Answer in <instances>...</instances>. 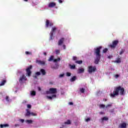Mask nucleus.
<instances>
[{
  "instance_id": "obj_1",
  "label": "nucleus",
  "mask_w": 128,
  "mask_h": 128,
  "mask_svg": "<svg viewBox=\"0 0 128 128\" xmlns=\"http://www.w3.org/2000/svg\"><path fill=\"white\" fill-rule=\"evenodd\" d=\"M120 92V94L121 96H124V88H122V86H118L114 88L113 93L110 94V96L111 98H114L116 96H118Z\"/></svg>"
},
{
  "instance_id": "obj_2",
  "label": "nucleus",
  "mask_w": 128,
  "mask_h": 128,
  "mask_svg": "<svg viewBox=\"0 0 128 128\" xmlns=\"http://www.w3.org/2000/svg\"><path fill=\"white\" fill-rule=\"evenodd\" d=\"M100 50H102V46L95 49L94 54L96 56V58L94 60V64H98V62H100Z\"/></svg>"
},
{
  "instance_id": "obj_3",
  "label": "nucleus",
  "mask_w": 128,
  "mask_h": 128,
  "mask_svg": "<svg viewBox=\"0 0 128 128\" xmlns=\"http://www.w3.org/2000/svg\"><path fill=\"white\" fill-rule=\"evenodd\" d=\"M58 92V90L56 88H50L46 92L48 94H54Z\"/></svg>"
},
{
  "instance_id": "obj_4",
  "label": "nucleus",
  "mask_w": 128,
  "mask_h": 128,
  "mask_svg": "<svg viewBox=\"0 0 128 128\" xmlns=\"http://www.w3.org/2000/svg\"><path fill=\"white\" fill-rule=\"evenodd\" d=\"M96 66H88V72L89 74H92V72H96Z\"/></svg>"
},
{
  "instance_id": "obj_5",
  "label": "nucleus",
  "mask_w": 128,
  "mask_h": 128,
  "mask_svg": "<svg viewBox=\"0 0 128 128\" xmlns=\"http://www.w3.org/2000/svg\"><path fill=\"white\" fill-rule=\"evenodd\" d=\"M56 30H57V28L56 26H54L52 28L51 32L50 34V40H52V38L54 36V32H56Z\"/></svg>"
},
{
  "instance_id": "obj_6",
  "label": "nucleus",
  "mask_w": 128,
  "mask_h": 128,
  "mask_svg": "<svg viewBox=\"0 0 128 128\" xmlns=\"http://www.w3.org/2000/svg\"><path fill=\"white\" fill-rule=\"evenodd\" d=\"M32 68V66L30 65L26 69V74L28 76H32V71L30 70Z\"/></svg>"
},
{
  "instance_id": "obj_7",
  "label": "nucleus",
  "mask_w": 128,
  "mask_h": 128,
  "mask_svg": "<svg viewBox=\"0 0 128 128\" xmlns=\"http://www.w3.org/2000/svg\"><path fill=\"white\" fill-rule=\"evenodd\" d=\"M45 26H46V28H48V26H54V24L50 22V20H46Z\"/></svg>"
},
{
  "instance_id": "obj_8",
  "label": "nucleus",
  "mask_w": 128,
  "mask_h": 128,
  "mask_svg": "<svg viewBox=\"0 0 128 128\" xmlns=\"http://www.w3.org/2000/svg\"><path fill=\"white\" fill-rule=\"evenodd\" d=\"M118 40H116L112 42V44L110 45V47L111 48H114L116 46H118Z\"/></svg>"
},
{
  "instance_id": "obj_9",
  "label": "nucleus",
  "mask_w": 128,
  "mask_h": 128,
  "mask_svg": "<svg viewBox=\"0 0 128 128\" xmlns=\"http://www.w3.org/2000/svg\"><path fill=\"white\" fill-rule=\"evenodd\" d=\"M24 80H28V79L26 78V76H24V74H23L19 79V82H22Z\"/></svg>"
},
{
  "instance_id": "obj_10",
  "label": "nucleus",
  "mask_w": 128,
  "mask_h": 128,
  "mask_svg": "<svg viewBox=\"0 0 128 128\" xmlns=\"http://www.w3.org/2000/svg\"><path fill=\"white\" fill-rule=\"evenodd\" d=\"M36 62L40 66H44V64H46V62L40 60H36Z\"/></svg>"
},
{
  "instance_id": "obj_11",
  "label": "nucleus",
  "mask_w": 128,
  "mask_h": 128,
  "mask_svg": "<svg viewBox=\"0 0 128 128\" xmlns=\"http://www.w3.org/2000/svg\"><path fill=\"white\" fill-rule=\"evenodd\" d=\"M64 38H60L58 41V46H62L64 44Z\"/></svg>"
},
{
  "instance_id": "obj_12",
  "label": "nucleus",
  "mask_w": 128,
  "mask_h": 128,
  "mask_svg": "<svg viewBox=\"0 0 128 128\" xmlns=\"http://www.w3.org/2000/svg\"><path fill=\"white\" fill-rule=\"evenodd\" d=\"M56 6V4L55 2H50L49 4H48V8H54V6Z\"/></svg>"
},
{
  "instance_id": "obj_13",
  "label": "nucleus",
  "mask_w": 128,
  "mask_h": 128,
  "mask_svg": "<svg viewBox=\"0 0 128 128\" xmlns=\"http://www.w3.org/2000/svg\"><path fill=\"white\" fill-rule=\"evenodd\" d=\"M119 128H126V123L124 122V123L121 124L119 126Z\"/></svg>"
},
{
  "instance_id": "obj_14",
  "label": "nucleus",
  "mask_w": 128,
  "mask_h": 128,
  "mask_svg": "<svg viewBox=\"0 0 128 128\" xmlns=\"http://www.w3.org/2000/svg\"><path fill=\"white\" fill-rule=\"evenodd\" d=\"M46 98L48 100H52V98H56V95L52 94V96H47Z\"/></svg>"
},
{
  "instance_id": "obj_15",
  "label": "nucleus",
  "mask_w": 128,
  "mask_h": 128,
  "mask_svg": "<svg viewBox=\"0 0 128 128\" xmlns=\"http://www.w3.org/2000/svg\"><path fill=\"white\" fill-rule=\"evenodd\" d=\"M84 72V68H80L78 69V74H82V72Z\"/></svg>"
},
{
  "instance_id": "obj_16",
  "label": "nucleus",
  "mask_w": 128,
  "mask_h": 128,
  "mask_svg": "<svg viewBox=\"0 0 128 128\" xmlns=\"http://www.w3.org/2000/svg\"><path fill=\"white\" fill-rule=\"evenodd\" d=\"M40 72H41L42 74V76H46V70L44 69H40Z\"/></svg>"
},
{
  "instance_id": "obj_17",
  "label": "nucleus",
  "mask_w": 128,
  "mask_h": 128,
  "mask_svg": "<svg viewBox=\"0 0 128 128\" xmlns=\"http://www.w3.org/2000/svg\"><path fill=\"white\" fill-rule=\"evenodd\" d=\"M26 112L25 114V116H30V110L28 109H26Z\"/></svg>"
},
{
  "instance_id": "obj_18",
  "label": "nucleus",
  "mask_w": 128,
  "mask_h": 128,
  "mask_svg": "<svg viewBox=\"0 0 128 128\" xmlns=\"http://www.w3.org/2000/svg\"><path fill=\"white\" fill-rule=\"evenodd\" d=\"M6 82V80H2L0 84V86H4V84Z\"/></svg>"
},
{
  "instance_id": "obj_19",
  "label": "nucleus",
  "mask_w": 128,
  "mask_h": 128,
  "mask_svg": "<svg viewBox=\"0 0 128 128\" xmlns=\"http://www.w3.org/2000/svg\"><path fill=\"white\" fill-rule=\"evenodd\" d=\"M8 126H9V125L8 124H2L0 125V128H6Z\"/></svg>"
},
{
  "instance_id": "obj_20",
  "label": "nucleus",
  "mask_w": 128,
  "mask_h": 128,
  "mask_svg": "<svg viewBox=\"0 0 128 128\" xmlns=\"http://www.w3.org/2000/svg\"><path fill=\"white\" fill-rule=\"evenodd\" d=\"M54 56H51L50 58L48 60V62H52V60L54 62Z\"/></svg>"
},
{
  "instance_id": "obj_21",
  "label": "nucleus",
  "mask_w": 128,
  "mask_h": 128,
  "mask_svg": "<svg viewBox=\"0 0 128 128\" xmlns=\"http://www.w3.org/2000/svg\"><path fill=\"white\" fill-rule=\"evenodd\" d=\"M76 80V76H73L72 78L70 80V82H74Z\"/></svg>"
},
{
  "instance_id": "obj_22",
  "label": "nucleus",
  "mask_w": 128,
  "mask_h": 128,
  "mask_svg": "<svg viewBox=\"0 0 128 128\" xmlns=\"http://www.w3.org/2000/svg\"><path fill=\"white\" fill-rule=\"evenodd\" d=\"M75 62L78 64H82V60H76Z\"/></svg>"
},
{
  "instance_id": "obj_23",
  "label": "nucleus",
  "mask_w": 128,
  "mask_h": 128,
  "mask_svg": "<svg viewBox=\"0 0 128 128\" xmlns=\"http://www.w3.org/2000/svg\"><path fill=\"white\" fill-rule=\"evenodd\" d=\"M60 58H58L57 59H54V62H60Z\"/></svg>"
},
{
  "instance_id": "obj_24",
  "label": "nucleus",
  "mask_w": 128,
  "mask_h": 128,
  "mask_svg": "<svg viewBox=\"0 0 128 128\" xmlns=\"http://www.w3.org/2000/svg\"><path fill=\"white\" fill-rule=\"evenodd\" d=\"M70 68L71 70H74L76 68V65H70Z\"/></svg>"
},
{
  "instance_id": "obj_25",
  "label": "nucleus",
  "mask_w": 128,
  "mask_h": 128,
  "mask_svg": "<svg viewBox=\"0 0 128 128\" xmlns=\"http://www.w3.org/2000/svg\"><path fill=\"white\" fill-rule=\"evenodd\" d=\"M102 122H104V120H108V117L106 116H104L102 118Z\"/></svg>"
},
{
  "instance_id": "obj_26",
  "label": "nucleus",
  "mask_w": 128,
  "mask_h": 128,
  "mask_svg": "<svg viewBox=\"0 0 128 128\" xmlns=\"http://www.w3.org/2000/svg\"><path fill=\"white\" fill-rule=\"evenodd\" d=\"M100 108H106V105L104 104H101L100 105Z\"/></svg>"
},
{
  "instance_id": "obj_27",
  "label": "nucleus",
  "mask_w": 128,
  "mask_h": 128,
  "mask_svg": "<svg viewBox=\"0 0 128 128\" xmlns=\"http://www.w3.org/2000/svg\"><path fill=\"white\" fill-rule=\"evenodd\" d=\"M26 122H27V124H32V120H26Z\"/></svg>"
},
{
  "instance_id": "obj_28",
  "label": "nucleus",
  "mask_w": 128,
  "mask_h": 128,
  "mask_svg": "<svg viewBox=\"0 0 128 128\" xmlns=\"http://www.w3.org/2000/svg\"><path fill=\"white\" fill-rule=\"evenodd\" d=\"M52 70H58V65H56V66H52L51 67Z\"/></svg>"
},
{
  "instance_id": "obj_29",
  "label": "nucleus",
  "mask_w": 128,
  "mask_h": 128,
  "mask_svg": "<svg viewBox=\"0 0 128 128\" xmlns=\"http://www.w3.org/2000/svg\"><path fill=\"white\" fill-rule=\"evenodd\" d=\"M72 124V122L70 120H68L67 122H64L65 124Z\"/></svg>"
},
{
  "instance_id": "obj_30",
  "label": "nucleus",
  "mask_w": 128,
  "mask_h": 128,
  "mask_svg": "<svg viewBox=\"0 0 128 128\" xmlns=\"http://www.w3.org/2000/svg\"><path fill=\"white\" fill-rule=\"evenodd\" d=\"M25 54H26L27 56H31V54H32V52H28V51H26V52H25Z\"/></svg>"
},
{
  "instance_id": "obj_31",
  "label": "nucleus",
  "mask_w": 128,
  "mask_h": 128,
  "mask_svg": "<svg viewBox=\"0 0 128 128\" xmlns=\"http://www.w3.org/2000/svg\"><path fill=\"white\" fill-rule=\"evenodd\" d=\"M116 62H117V64H120V62H122L120 58H118L117 60H116Z\"/></svg>"
},
{
  "instance_id": "obj_32",
  "label": "nucleus",
  "mask_w": 128,
  "mask_h": 128,
  "mask_svg": "<svg viewBox=\"0 0 128 128\" xmlns=\"http://www.w3.org/2000/svg\"><path fill=\"white\" fill-rule=\"evenodd\" d=\"M112 106V104H108L106 106V108H110Z\"/></svg>"
},
{
  "instance_id": "obj_33",
  "label": "nucleus",
  "mask_w": 128,
  "mask_h": 128,
  "mask_svg": "<svg viewBox=\"0 0 128 128\" xmlns=\"http://www.w3.org/2000/svg\"><path fill=\"white\" fill-rule=\"evenodd\" d=\"M30 116H37L36 113H34L32 112H30Z\"/></svg>"
},
{
  "instance_id": "obj_34",
  "label": "nucleus",
  "mask_w": 128,
  "mask_h": 128,
  "mask_svg": "<svg viewBox=\"0 0 128 128\" xmlns=\"http://www.w3.org/2000/svg\"><path fill=\"white\" fill-rule=\"evenodd\" d=\"M80 92H82V94H84V88H82L80 89Z\"/></svg>"
},
{
  "instance_id": "obj_35",
  "label": "nucleus",
  "mask_w": 128,
  "mask_h": 128,
  "mask_svg": "<svg viewBox=\"0 0 128 128\" xmlns=\"http://www.w3.org/2000/svg\"><path fill=\"white\" fill-rule=\"evenodd\" d=\"M36 92L35 91H32L31 92V96H36Z\"/></svg>"
},
{
  "instance_id": "obj_36",
  "label": "nucleus",
  "mask_w": 128,
  "mask_h": 128,
  "mask_svg": "<svg viewBox=\"0 0 128 128\" xmlns=\"http://www.w3.org/2000/svg\"><path fill=\"white\" fill-rule=\"evenodd\" d=\"M71 75H72V74H70V72H68L66 74V76H70Z\"/></svg>"
},
{
  "instance_id": "obj_37",
  "label": "nucleus",
  "mask_w": 128,
  "mask_h": 128,
  "mask_svg": "<svg viewBox=\"0 0 128 128\" xmlns=\"http://www.w3.org/2000/svg\"><path fill=\"white\" fill-rule=\"evenodd\" d=\"M60 50H56V54H60Z\"/></svg>"
},
{
  "instance_id": "obj_38",
  "label": "nucleus",
  "mask_w": 128,
  "mask_h": 128,
  "mask_svg": "<svg viewBox=\"0 0 128 128\" xmlns=\"http://www.w3.org/2000/svg\"><path fill=\"white\" fill-rule=\"evenodd\" d=\"M106 52H108L107 48H105L104 50H103V52L106 53Z\"/></svg>"
},
{
  "instance_id": "obj_39",
  "label": "nucleus",
  "mask_w": 128,
  "mask_h": 128,
  "mask_svg": "<svg viewBox=\"0 0 128 128\" xmlns=\"http://www.w3.org/2000/svg\"><path fill=\"white\" fill-rule=\"evenodd\" d=\"M64 74H60L59 76V78H64Z\"/></svg>"
},
{
  "instance_id": "obj_40",
  "label": "nucleus",
  "mask_w": 128,
  "mask_h": 128,
  "mask_svg": "<svg viewBox=\"0 0 128 128\" xmlns=\"http://www.w3.org/2000/svg\"><path fill=\"white\" fill-rule=\"evenodd\" d=\"M72 60H78V58L76 56H73Z\"/></svg>"
},
{
  "instance_id": "obj_41",
  "label": "nucleus",
  "mask_w": 128,
  "mask_h": 128,
  "mask_svg": "<svg viewBox=\"0 0 128 128\" xmlns=\"http://www.w3.org/2000/svg\"><path fill=\"white\" fill-rule=\"evenodd\" d=\"M28 108H32V105L28 104L27 105Z\"/></svg>"
},
{
  "instance_id": "obj_42",
  "label": "nucleus",
  "mask_w": 128,
  "mask_h": 128,
  "mask_svg": "<svg viewBox=\"0 0 128 128\" xmlns=\"http://www.w3.org/2000/svg\"><path fill=\"white\" fill-rule=\"evenodd\" d=\"M36 76H40V72H36Z\"/></svg>"
},
{
  "instance_id": "obj_43",
  "label": "nucleus",
  "mask_w": 128,
  "mask_h": 128,
  "mask_svg": "<svg viewBox=\"0 0 128 128\" xmlns=\"http://www.w3.org/2000/svg\"><path fill=\"white\" fill-rule=\"evenodd\" d=\"M20 122H22V124H23V122H24V119H20Z\"/></svg>"
},
{
  "instance_id": "obj_44",
  "label": "nucleus",
  "mask_w": 128,
  "mask_h": 128,
  "mask_svg": "<svg viewBox=\"0 0 128 128\" xmlns=\"http://www.w3.org/2000/svg\"><path fill=\"white\" fill-rule=\"evenodd\" d=\"M6 102H10V100H8V96H6Z\"/></svg>"
},
{
  "instance_id": "obj_45",
  "label": "nucleus",
  "mask_w": 128,
  "mask_h": 128,
  "mask_svg": "<svg viewBox=\"0 0 128 128\" xmlns=\"http://www.w3.org/2000/svg\"><path fill=\"white\" fill-rule=\"evenodd\" d=\"M90 118H88L86 119V122H90Z\"/></svg>"
},
{
  "instance_id": "obj_46",
  "label": "nucleus",
  "mask_w": 128,
  "mask_h": 128,
  "mask_svg": "<svg viewBox=\"0 0 128 128\" xmlns=\"http://www.w3.org/2000/svg\"><path fill=\"white\" fill-rule=\"evenodd\" d=\"M124 52V51L123 50H122L120 52V54H122Z\"/></svg>"
},
{
  "instance_id": "obj_47",
  "label": "nucleus",
  "mask_w": 128,
  "mask_h": 128,
  "mask_svg": "<svg viewBox=\"0 0 128 128\" xmlns=\"http://www.w3.org/2000/svg\"><path fill=\"white\" fill-rule=\"evenodd\" d=\"M118 76H120L118 74L115 75V78H118Z\"/></svg>"
},
{
  "instance_id": "obj_48",
  "label": "nucleus",
  "mask_w": 128,
  "mask_h": 128,
  "mask_svg": "<svg viewBox=\"0 0 128 128\" xmlns=\"http://www.w3.org/2000/svg\"><path fill=\"white\" fill-rule=\"evenodd\" d=\"M14 126H16H16H20V124H14Z\"/></svg>"
},
{
  "instance_id": "obj_49",
  "label": "nucleus",
  "mask_w": 128,
  "mask_h": 128,
  "mask_svg": "<svg viewBox=\"0 0 128 128\" xmlns=\"http://www.w3.org/2000/svg\"><path fill=\"white\" fill-rule=\"evenodd\" d=\"M69 104L70 106H72V104H74V103H72V102H69Z\"/></svg>"
},
{
  "instance_id": "obj_50",
  "label": "nucleus",
  "mask_w": 128,
  "mask_h": 128,
  "mask_svg": "<svg viewBox=\"0 0 128 128\" xmlns=\"http://www.w3.org/2000/svg\"><path fill=\"white\" fill-rule=\"evenodd\" d=\"M58 2H60V4H62V0H58Z\"/></svg>"
},
{
  "instance_id": "obj_51",
  "label": "nucleus",
  "mask_w": 128,
  "mask_h": 128,
  "mask_svg": "<svg viewBox=\"0 0 128 128\" xmlns=\"http://www.w3.org/2000/svg\"><path fill=\"white\" fill-rule=\"evenodd\" d=\"M62 47H63V48H64V50H66V45L64 44V45L62 46Z\"/></svg>"
},
{
  "instance_id": "obj_52",
  "label": "nucleus",
  "mask_w": 128,
  "mask_h": 128,
  "mask_svg": "<svg viewBox=\"0 0 128 128\" xmlns=\"http://www.w3.org/2000/svg\"><path fill=\"white\" fill-rule=\"evenodd\" d=\"M38 90L40 92L42 90V88H40V87H38Z\"/></svg>"
},
{
  "instance_id": "obj_53",
  "label": "nucleus",
  "mask_w": 128,
  "mask_h": 128,
  "mask_svg": "<svg viewBox=\"0 0 128 128\" xmlns=\"http://www.w3.org/2000/svg\"><path fill=\"white\" fill-rule=\"evenodd\" d=\"M35 78H38V76L36 74V76H34Z\"/></svg>"
},
{
  "instance_id": "obj_54",
  "label": "nucleus",
  "mask_w": 128,
  "mask_h": 128,
  "mask_svg": "<svg viewBox=\"0 0 128 128\" xmlns=\"http://www.w3.org/2000/svg\"><path fill=\"white\" fill-rule=\"evenodd\" d=\"M100 114H104V112H100Z\"/></svg>"
},
{
  "instance_id": "obj_55",
  "label": "nucleus",
  "mask_w": 128,
  "mask_h": 128,
  "mask_svg": "<svg viewBox=\"0 0 128 128\" xmlns=\"http://www.w3.org/2000/svg\"><path fill=\"white\" fill-rule=\"evenodd\" d=\"M44 56H46V52H44Z\"/></svg>"
},
{
  "instance_id": "obj_56",
  "label": "nucleus",
  "mask_w": 128,
  "mask_h": 128,
  "mask_svg": "<svg viewBox=\"0 0 128 128\" xmlns=\"http://www.w3.org/2000/svg\"><path fill=\"white\" fill-rule=\"evenodd\" d=\"M104 102H106L107 100L106 98H104L103 100Z\"/></svg>"
},
{
  "instance_id": "obj_57",
  "label": "nucleus",
  "mask_w": 128,
  "mask_h": 128,
  "mask_svg": "<svg viewBox=\"0 0 128 128\" xmlns=\"http://www.w3.org/2000/svg\"><path fill=\"white\" fill-rule=\"evenodd\" d=\"M110 112H114V109L110 111Z\"/></svg>"
},
{
  "instance_id": "obj_58",
  "label": "nucleus",
  "mask_w": 128,
  "mask_h": 128,
  "mask_svg": "<svg viewBox=\"0 0 128 128\" xmlns=\"http://www.w3.org/2000/svg\"><path fill=\"white\" fill-rule=\"evenodd\" d=\"M28 0H24V2H28Z\"/></svg>"
},
{
  "instance_id": "obj_59",
  "label": "nucleus",
  "mask_w": 128,
  "mask_h": 128,
  "mask_svg": "<svg viewBox=\"0 0 128 128\" xmlns=\"http://www.w3.org/2000/svg\"><path fill=\"white\" fill-rule=\"evenodd\" d=\"M108 58H110V56H108Z\"/></svg>"
}]
</instances>
